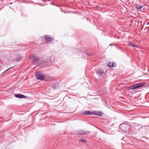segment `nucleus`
<instances>
[{
  "label": "nucleus",
  "mask_w": 149,
  "mask_h": 149,
  "mask_svg": "<svg viewBox=\"0 0 149 149\" xmlns=\"http://www.w3.org/2000/svg\"><path fill=\"white\" fill-rule=\"evenodd\" d=\"M88 133V132H87L83 130H81L79 133L78 134L79 135H85L87 133Z\"/></svg>",
  "instance_id": "11"
},
{
  "label": "nucleus",
  "mask_w": 149,
  "mask_h": 149,
  "mask_svg": "<svg viewBox=\"0 0 149 149\" xmlns=\"http://www.w3.org/2000/svg\"><path fill=\"white\" fill-rule=\"evenodd\" d=\"M15 97L17 98H23L26 97L25 95L21 94H15Z\"/></svg>",
  "instance_id": "8"
},
{
  "label": "nucleus",
  "mask_w": 149,
  "mask_h": 149,
  "mask_svg": "<svg viewBox=\"0 0 149 149\" xmlns=\"http://www.w3.org/2000/svg\"><path fill=\"white\" fill-rule=\"evenodd\" d=\"M36 76L38 79L43 81L45 79V76L42 74L40 72H37L36 74Z\"/></svg>",
  "instance_id": "4"
},
{
  "label": "nucleus",
  "mask_w": 149,
  "mask_h": 149,
  "mask_svg": "<svg viewBox=\"0 0 149 149\" xmlns=\"http://www.w3.org/2000/svg\"><path fill=\"white\" fill-rule=\"evenodd\" d=\"M31 60L33 62V63L35 65L37 64L39 62V58L36 56L34 54H32L31 55Z\"/></svg>",
  "instance_id": "3"
},
{
  "label": "nucleus",
  "mask_w": 149,
  "mask_h": 149,
  "mask_svg": "<svg viewBox=\"0 0 149 149\" xmlns=\"http://www.w3.org/2000/svg\"><path fill=\"white\" fill-rule=\"evenodd\" d=\"M45 39L46 42H48L49 41H51L53 40V39L49 37V36L48 35H46L45 36Z\"/></svg>",
  "instance_id": "7"
},
{
  "label": "nucleus",
  "mask_w": 149,
  "mask_h": 149,
  "mask_svg": "<svg viewBox=\"0 0 149 149\" xmlns=\"http://www.w3.org/2000/svg\"><path fill=\"white\" fill-rule=\"evenodd\" d=\"M144 5H139L138 4H137L136 6V8L137 9H140L143 7Z\"/></svg>",
  "instance_id": "12"
},
{
  "label": "nucleus",
  "mask_w": 149,
  "mask_h": 149,
  "mask_svg": "<svg viewBox=\"0 0 149 149\" xmlns=\"http://www.w3.org/2000/svg\"><path fill=\"white\" fill-rule=\"evenodd\" d=\"M91 111H84L83 114L86 115H91Z\"/></svg>",
  "instance_id": "10"
},
{
  "label": "nucleus",
  "mask_w": 149,
  "mask_h": 149,
  "mask_svg": "<svg viewBox=\"0 0 149 149\" xmlns=\"http://www.w3.org/2000/svg\"><path fill=\"white\" fill-rule=\"evenodd\" d=\"M112 67H115L117 64H116V63H115V62H112Z\"/></svg>",
  "instance_id": "15"
},
{
  "label": "nucleus",
  "mask_w": 149,
  "mask_h": 149,
  "mask_svg": "<svg viewBox=\"0 0 149 149\" xmlns=\"http://www.w3.org/2000/svg\"><path fill=\"white\" fill-rule=\"evenodd\" d=\"M114 45V44H112L109 45L111 46V45Z\"/></svg>",
  "instance_id": "21"
},
{
  "label": "nucleus",
  "mask_w": 149,
  "mask_h": 149,
  "mask_svg": "<svg viewBox=\"0 0 149 149\" xmlns=\"http://www.w3.org/2000/svg\"><path fill=\"white\" fill-rule=\"evenodd\" d=\"M103 123H107L108 122V121L107 120H105L104 118H103Z\"/></svg>",
  "instance_id": "18"
},
{
  "label": "nucleus",
  "mask_w": 149,
  "mask_h": 149,
  "mask_svg": "<svg viewBox=\"0 0 149 149\" xmlns=\"http://www.w3.org/2000/svg\"><path fill=\"white\" fill-rule=\"evenodd\" d=\"M112 62H110L107 63V66L109 67H112Z\"/></svg>",
  "instance_id": "17"
},
{
  "label": "nucleus",
  "mask_w": 149,
  "mask_h": 149,
  "mask_svg": "<svg viewBox=\"0 0 149 149\" xmlns=\"http://www.w3.org/2000/svg\"><path fill=\"white\" fill-rule=\"evenodd\" d=\"M91 115H95L96 116H101L102 115V113L101 112L98 111H91Z\"/></svg>",
  "instance_id": "6"
},
{
  "label": "nucleus",
  "mask_w": 149,
  "mask_h": 149,
  "mask_svg": "<svg viewBox=\"0 0 149 149\" xmlns=\"http://www.w3.org/2000/svg\"><path fill=\"white\" fill-rule=\"evenodd\" d=\"M136 126L138 127L139 128H141L142 127V126L140 124H137L136 125Z\"/></svg>",
  "instance_id": "19"
},
{
  "label": "nucleus",
  "mask_w": 149,
  "mask_h": 149,
  "mask_svg": "<svg viewBox=\"0 0 149 149\" xmlns=\"http://www.w3.org/2000/svg\"><path fill=\"white\" fill-rule=\"evenodd\" d=\"M13 68V67H12L10 68H9V69H7V70H6L4 72H6V71H7V70H9V69H10L11 68Z\"/></svg>",
  "instance_id": "20"
},
{
  "label": "nucleus",
  "mask_w": 149,
  "mask_h": 149,
  "mask_svg": "<svg viewBox=\"0 0 149 149\" xmlns=\"http://www.w3.org/2000/svg\"><path fill=\"white\" fill-rule=\"evenodd\" d=\"M96 73L98 74L99 76L102 75V72H101V70L99 69L96 71Z\"/></svg>",
  "instance_id": "13"
},
{
  "label": "nucleus",
  "mask_w": 149,
  "mask_h": 149,
  "mask_svg": "<svg viewBox=\"0 0 149 149\" xmlns=\"http://www.w3.org/2000/svg\"><path fill=\"white\" fill-rule=\"evenodd\" d=\"M16 59L17 61H20L22 60V57L20 56H19L17 57Z\"/></svg>",
  "instance_id": "16"
},
{
  "label": "nucleus",
  "mask_w": 149,
  "mask_h": 149,
  "mask_svg": "<svg viewBox=\"0 0 149 149\" xmlns=\"http://www.w3.org/2000/svg\"><path fill=\"white\" fill-rule=\"evenodd\" d=\"M102 28H100V29H100V30H102Z\"/></svg>",
  "instance_id": "22"
},
{
  "label": "nucleus",
  "mask_w": 149,
  "mask_h": 149,
  "mask_svg": "<svg viewBox=\"0 0 149 149\" xmlns=\"http://www.w3.org/2000/svg\"><path fill=\"white\" fill-rule=\"evenodd\" d=\"M56 85H57V86H58V84H56Z\"/></svg>",
  "instance_id": "24"
},
{
  "label": "nucleus",
  "mask_w": 149,
  "mask_h": 149,
  "mask_svg": "<svg viewBox=\"0 0 149 149\" xmlns=\"http://www.w3.org/2000/svg\"><path fill=\"white\" fill-rule=\"evenodd\" d=\"M31 2H28V3H30Z\"/></svg>",
  "instance_id": "26"
},
{
  "label": "nucleus",
  "mask_w": 149,
  "mask_h": 149,
  "mask_svg": "<svg viewBox=\"0 0 149 149\" xmlns=\"http://www.w3.org/2000/svg\"><path fill=\"white\" fill-rule=\"evenodd\" d=\"M146 84L145 83H140L134 84L130 86V89L133 90L139 88L144 86Z\"/></svg>",
  "instance_id": "1"
},
{
  "label": "nucleus",
  "mask_w": 149,
  "mask_h": 149,
  "mask_svg": "<svg viewBox=\"0 0 149 149\" xmlns=\"http://www.w3.org/2000/svg\"><path fill=\"white\" fill-rule=\"evenodd\" d=\"M127 125L126 124L123 123L120 125L119 127L121 130L123 131H126L127 128Z\"/></svg>",
  "instance_id": "5"
},
{
  "label": "nucleus",
  "mask_w": 149,
  "mask_h": 149,
  "mask_svg": "<svg viewBox=\"0 0 149 149\" xmlns=\"http://www.w3.org/2000/svg\"><path fill=\"white\" fill-rule=\"evenodd\" d=\"M127 45H129V46H131L133 47H136L137 48H138V47L134 43H132L131 42H129L128 43Z\"/></svg>",
  "instance_id": "9"
},
{
  "label": "nucleus",
  "mask_w": 149,
  "mask_h": 149,
  "mask_svg": "<svg viewBox=\"0 0 149 149\" xmlns=\"http://www.w3.org/2000/svg\"><path fill=\"white\" fill-rule=\"evenodd\" d=\"M12 3H10V4H12Z\"/></svg>",
  "instance_id": "25"
},
{
  "label": "nucleus",
  "mask_w": 149,
  "mask_h": 149,
  "mask_svg": "<svg viewBox=\"0 0 149 149\" xmlns=\"http://www.w3.org/2000/svg\"><path fill=\"white\" fill-rule=\"evenodd\" d=\"M79 141H80L81 142L85 143L86 142V139H80L79 140Z\"/></svg>",
  "instance_id": "14"
},
{
  "label": "nucleus",
  "mask_w": 149,
  "mask_h": 149,
  "mask_svg": "<svg viewBox=\"0 0 149 149\" xmlns=\"http://www.w3.org/2000/svg\"><path fill=\"white\" fill-rule=\"evenodd\" d=\"M32 3H34V4H35V3H34L33 2H32ZM36 4H38V3H36Z\"/></svg>",
  "instance_id": "23"
},
{
  "label": "nucleus",
  "mask_w": 149,
  "mask_h": 149,
  "mask_svg": "<svg viewBox=\"0 0 149 149\" xmlns=\"http://www.w3.org/2000/svg\"><path fill=\"white\" fill-rule=\"evenodd\" d=\"M50 60H43L41 61L40 62V66L41 67H47L50 65Z\"/></svg>",
  "instance_id": "2"
}]
</instances>
